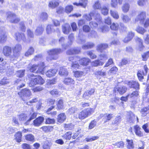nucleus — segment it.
<instances>
[{"label": "nucleus", "instance_id": "f257e3e1", "mask_svg": "<svg viewBox=\"0 0 149 149\" xmlns=\"http://www.w3.org/2000/svg\"><path fill=\"white\" fill-rule=\"evenodd\" d=\"M146 16V11H142L137 15L134 20V23H136L139 22L141 24H143L145 28L149 27V18H147L145 20Z\"/></svg>", "mask_w": 149, "mask_h": 149}, {"label": "nucleus", "instance_id": "f03ea898", "mask_svg": "<svg viewBox=\"0 0 149 149\" xmlns=\"http://www.w3.org/2000/svg\"><path fill=\"white\" fill-rule=\"evenodd\" d=\"M29 77L31 79L29 83V85L31 87L38 84L42 85L45 82V80L40 75H35L32 74L29 75Z\"/></svg>", "mask_w": 149, "mask_h": 149}, {"label": "nucleus", "instance_id": "7ed1b4c3", "mask_svg": "<svg viewBox=\"0 0 149 149\" xmlns=\"http://www.w3.org/2000/svg\"><path fill=\"white\" fill-rule=\"evenodd\" d=\"M94 111L93 108H85L77 113L76 118L81 120H84L91 115Z\"/></svg>", "mask_w": 149, "mask_h": 149}, {"label": "nucleus", "instance_id": "20e7f679", "mask_svg": "<svg viewBox=\"0 0 149 149\" xmlns=\"http://www.w3.org/2000/svg\"><path fill=\"white\" fill-rule=\"evenodd\" d=\"M47 66L45 65L44 62H40L38 65L33 64L28 67L29 70L31 72H34L38 68L37 73L44 74L45 73V70Z\"/></svg>", "mask_w": 149, "mask_h": 149}, {"label": "nucleus", "instance_id": "39448f33", "mask_svg": "<svg viewBox=\"0 0 149 149\" xmlns=\"http://www.w3.org/2000/svg\"><path fill=\"white\" fill-rule=\"evenodd\" d=\"M62 52V50L59 48H55L48 50L47 53L50 56L47 57L46 60L48 61L56 60L58 58V55Z\"/></svg>", "mask_w": 149, "mask_h": 149}, {"label": "nucleus", "instance_id": "423d86ee", "mask_svg": "<svg viewBox=\"0 0 149 149\" xmlns=\"http://www.w3.org/2000/svg\"><path fill=\"white\" fill-rule=\"evenodd\" d=\"M100 59H97L92 61H91L90 67H96L99 66H102L103 65L104 62L101 61L100 60H102L104 59L106 60L107 58V55L106 54H100L99 55Z\"/></svg>", "mask_w": 149, "mask_h": 149}, {"label": "nucleus", "instance_id": "0eeeda50", "mask_svg": "<svg viewBox=\"0 0 149 149\" xmlns=\"http://www.w3.org/2000/svg\"><path fill=\"white\" fill-rule=\"evenodd\" d=\"M19 97L23 101H25L26 97H29L31 95V91L26 88L23 89L18 93Z\"/></svg>", "mask_w": 149, "mask_h": 149}, {"label": "nucleus", "instance_id": "6e6552de", "mask_svg": "<svg viewBox=\"0 0 149 149\" xmlns=\"http://www.w3.org/2000/svg\"><path fill=\"white\" fill-rule=\"evenodd\" d=\"M144 71L143 70H139L137 72V75L139 80L140 81H142V80L144 79V76L146 75L148 68L147 67V65H144L143 66Z\"/></svg>", "mask_w": 149, "mask_h": 149}, {"label": "nucleus", "instance_id": "1a4fd4ad", "mask_svg": "<svg viewBox=\"0 0 149 149\" xmlns=\"http://www.w3.org/2000/svg\"><path fill=\"white\" fill-rule=\"evenodd\" d=\"M127 90V87L124 86L120 87L116 86L114 88L113 92V93H116L118 92L120 95H123L126 92Z\"/></svg>", "mask_w": 149, "mask_h": 149}, {"label": "nucleus", "instance_id": "9d476101", "mask_svg": "<svg viewBox=\"0 0 149 149\" xmlns=\"http://www.w3.org/2000/svg\"><path fill=\"white\" fill-rule=\"evenodd\" d=\"M44 120V118L43 116H39L33 120V124L35 126L39 127L41 125Z\"/></svg>", "mask_w": 149, "mask_h": 149}, {"label": "nucleus", "instance_id": "9b49d317", "mask_svg": "<svg viewBox=\"0 0 149 149\" xmlns=\"http://www.w3.org/2000/svg\"><path fill=\"white\" fill-rule=\"evenodd\" d=\"M134 131L136 135L140 137H143L144 136V133L141 130V128L140 126L136 125L134 126Z\"/></svg>", "mask_w": 149, "mask_h": 149}, {"label": "nucleus", "instance_id": "f8f14e48", "mask_svg": "<svg viewBox=\"0 0 149 149\" xmlns=\"http://www.w3.org/2000/svg\"><path fill=\"white\" fill-rule=\"evenodd\" d=\"M127 85L130 88H133L136 90H139V84L138 82L132 81H128Z\"/></svg>", "mask_w": 149, "mask_h": 149}, {"label": "nucleus", "instance_id": "ddd939ff", "mask_svg": "<svg viewBox=\"0 0 149 149\" xmlns=\"http://www.w3.org/2000/svg\"><path fill=\"white\" fill-rule=\"evenodd\" d=\"M128 117L127 120L130 123H133L135 119H137V122L139 121L138 118L137 116H136L135 114L132 111H130L127 112V114Z\"/></svg>", "mask_w": 149, "mask_h": 149}, {"label": "nucleus", "instance_id": "4468645a", "mask_svg": "<svg viewBox=\"0 0 149 149\" xmlns=\"http://www.w3.org/2000/svg\"><path fill=\"white\" fill-rule=\"evenodd\" d=\"M15 39L18 41H25L26 40V36L23 33L17 32L15 34Z\"/></svg>", "mask_w": 149, "mask_h": 149}, {"label": "nucleus", "instance_id": "2eb2a0df", "mask_svg": "<svg viewBox=\"0 0 149 149\" xmlns=\"http://www.w3.org/2000/svg\"><path fill=\"white\" fill-rule=\"evenodd\" d=\"M95 92V89L93 88H91L89 90L86 91L83 94L82 97L85 99H87V98L93 95Z\"/></svg>", "mask_w": 149, "mask_h": 149}, {"label": "nucleus", "instance_id": "dca6fc26", "mask_svg": "<svg viewBox=\"0 0 149 149\" xmlns=\"http://www.w3.org/2000/svg\"><path fill=\"white\" fill-rule=\"evenodd\" d=\"M66 117L65 113H59L57 116V121L60 123H63L66 120Z\"/></svg>", "mask_w": 149, "mask_h": 149}, {"label": "nucleus", "instance_id": "f3484780", "mask_svg": "<svg viewBox=\"0 0 149 149\" xmlns=\"http://www.w3.org/2000/svg\"><path fill=\"white\" fill-rule=\"evenodd\" d=\"M140 113L143 117H147L149 114V105L147 107L141 108Z\"/></svg>", "mask_w": 149, "mask_h": 149}, {"label": "nucleus", "instance_id": "a211bd4d", "mask_svg": "<svg viewBox=\"0 0 149 149\" xmlns=\"http://www.w3.org/2000/svg\"><path fill=\"white\" fill-rule=\"evenodd\" d=\"M79 63L81 65L86 66L88 65L91 62V60L89 58L86 57H83L79 60Z\"/></svg>", "mask_w": 149, "mask_h": 149}, {"label": "nucleus", "instance_id": "6ab92c4d", "mask_svg": "<svg viewBox=\"0 0 149 149\" xmlns=\"http://www.w3.org/2000/svg\"><path fill=\"white\" fill-rule=\"evenodd\" d=\"M22 49V46L20 45L17 44L13 48V55L15 56H17Z\"/></svg>", "mask_w": 149, "mask_h": 149}, {"label": "nucleus", "instance_id": "aec40b11", "mask_svg": "<svg viewBox=\"0 0 149 149\" xmlns=\"http://www.w3.org/2000/svg\"><path fill=\"white\" fill-rule=\"evenodd\" d=\"M52 142V139L46 140L42 146V149H50V148L53 144Z\"/></svg>", "mask_w": 149, "mask_h": 149}, {"label": "nucleus", "instance_id": "412c9836", "mask_svg": "<svg viewBox=\"0 0 149 149\" xmlns=\"http://www.w3.org/2000/svg\"><path fill=\"white\" fill-rule=\"evenodd\" d=\"M136 41L139 44L138 47L139 51H142L145 47L144 45H143V40L141 38L137 37L136 39Z\"/></svg>", "mask_w": 149, "mask_h": 149}, {"label": "nucleus", "instance_id": "4be33fe9", "mask_svg": "<svg viewBox=\"0 0 149 149\" xmlns=\"http://www.w3.org/2000/svg\"><path fill=\"white\" fill-rule=\"evenodd\" d=\"M87 0H80L79 3H73V5L77 6H81L84 8H85L87 4Z\"/></svg>", "mask_w": 149, "mask_h": 149}, {"label": "nucleus", "instance_id": "5701e85b", "mask_svg": "<svg viewBox=\"0 0 149 149\" xmlns=\"http://www.w3.org/2000/svg\"><path fill=\"white\" fill-rule=\"evenodd\" d=\"M72 132L68 131L63 134L62 136V137L64 140L66 141H69L72 138Z\"/></svg>", "mask_w": 149, "mask_h": 149}, {"label": "nucleus", "instance_id": "b1692460", "mask_svg": "<svg viewBox=\"0 0 149 149\" xmlns=\"http://www.w3.org/2000/svg\"><path fill=\"white\" fill-rule=\"evenodd\" d=\"M10 22L11 23L16 24L19 22L20 20L19 18L17 17L15 14H10Z\"/></svg>", "mask_w": 149, "mask_h": 149}, {"label": "nucleus", "instance_id": "393cba45", "mask_svg": "<svg viewBox=\"0 0 149 149\" xmlns=\"http://www.w3.org/2000/svg\"><path fill=\"white\" fill-rule=\"evenodd\" d=\"M108 47V44L105 43H101L98 45L96 47V50L100 52H102V51Z\"/></svg>", "mask_w": 149, "mask_h": 149}, {"label": "nucleus", "instance_id": "a878e982", "mask_svg": "<svg viewBox=\"0 0 149 149\" xmlns=\"http://www.w3.org/2000/svg\"><path fill=\"white\" fill-rule=\"evenodd\" d=\"M74 80L71 78L68 77L65 78L63 81V83L65 85H72L74 84Z\"/></svg>", "mask_w": 149, "mask_h": 149}, {"label": "nucleus", "instance_id": "bb28decb", "mask_svg": "<svg viewBox=\"0 0 149 149\" xmlns=\"http://www.w3.org/2000/svg\"><path fill=\"white\" fill-rule=\"evenodd\" d=\"M15 139L17 143H20L22 141V132L21 131L16 132L15 134Z\"/></svg>", "mask_w": 149, "mask_h": 149}, {"label": "nucleus", "instance_id": "cd10ccee", "mask_svg": "<svg viewBox=\"0 0 149 149\" xmlns=\"http://www.w3.org/2000/svg\"><path fill=\"white\" fill-rule=\"evenodd\" d=\"M56 105L57 110L63 109L64 108L63 100L61 99H59L57 102Z\"/></svg>", "mask_w": 149, "mask_h": 149}, {"label": "nucleus", "instance_id": "c85d7f7f", "mask_svg": "<svg viewBox=\"0 0 149 149\" xmlns=\"http://www.w3.org/2000/svg\"><path fill=\"white\" fill-rule=\"evenodd\" d=\"M0 43H2L6 41L7 39V36L4 31H0Z\"/></svg>", "mask_w": 149, "mask_h": 149}, {"label": "nucleus", "instance_id": "c756f323", "mask_svg": "<svg viewBox=\"0 0 149 149\" xmlns=\"http://www.w3.org/2000/svg\"><path fill=\"white\" fill-rule=\"evenodd\" d=\"M25 139L27 141L33 142L35 141V138L34 135L32 134H28L24 136Z\"/></svg>", "mask_w": 149, "mask_h": 149}, {"label": "nucleus", "instance_id": "7c9ffc66", "mask_svg": "<svg viewBox=\"0 0 149 149\" xmlns=\"http://www.w3.org/2000/svg\"><path fill=\"white\" fill-rule=\"evenodd\" d=\"M123 0H111V6L114 8H116L118 4L121 5L123 3Z\"/></svg>", "mask_w": 149, "mask_h": 149}, {"label": "nucleus", "instance_id": "2f4dec72", "mask_svg": "<svg viewBox=\"0 0 149 149\" xmlns=\"http://www.w3.org/2000/svg\"><path fill=\"white\" fill-rule=\"evenodd\" d=\"M80 51L76 48H72L68 50L66 52L68 55H72L79 54Z\"/></svg>", "mask_w": 149, "mask_h": 149}, {"label": "nucleus", "instance_id": "473e14b6", "mask_svg": "<svg viewBox=\"0 0 149 149\" xmlns=\"http://www.w3.org/2000/svg\"><path fill=\"white\" fill-rule=\"evenodd\" d=\"M134 33L132 31L129 32L127 36L125 37L124 40L125 42H127L130 41L134 36Z\"/></svg>", "mask_w": 149, "mask_h": 149}, {"label": "nucleus", "instance_id": "72a5a7b5", "mask_svg": "<svg viewBox=\"0 0 149 149\" xmlns=\"http://www.w3.org/2000/svg\"><path fill=\"white\" fill-rule=\"evenodd\" d=\"M130 7V5L129 2H125L122 6V9L123 12L126 13L129 10Z\"/></svg>", "mask_w": 149, "mask_h": 149}, {"label": "nucleus", "instance_id": "f704fd0d", "mask_svg": "<svg viewBox=\"0 0 149 149\" xmlns=\"http://www.w3.org/2000/svg\"><path fill=\"white\" fill-rule=\"evenodd\" d=\"M56 72V70L55 69H50L47 70L45 74L47 77H50L55 76Z\"/></svg>", "mask_w": 149, "mask_h": 149}, {"label": "nucleus", "instance_id": "c9c22d12", "mask_svg": "<svg viewBox=\"0 0 149 149\" xmlns=\"http://www.w3.org/2000/svg\"><path fill=\"white\" fill-rule=\"evenodd\" d=\"M40 128L45 132H50L53 130V126H44Z\"/></svg>", "mask_w": 149, "mask_h": 149}, {"label": "nucleus", "instance_id": "e433bc0d", "mask_svg": "<svg viewBox=\"0 0 149 149\" xmlns=\"http://www.w3.org/2000/svg\"><path fill=\"white\" fill-rule=\"evenodd\" d=\"M122 118V116L121 115L116 116L112 122V124L118 125L120 123Z\"/></svg>", "mask_w": 149, "mask_h": 149}, {"label": "nucleus", "instance_id": "4c0bfd02", "mask_svg": "<svg viewBox=\"0 0 149 149\" xmlns=\"http://www.w3.org/2000/svg\"><path fill=\"white\" fill-rule=\"evenodd\" d=\"M101 3L99 0L95 2L93 5V8L95 10H100L102 8Z\"/></svg>", "mask_w": 149, "mask_h": 149}, {"label": "nucleus", "instance_id": "58836bf2", "mask_svg": "<svg viewBox=\"0 0 149 149\" xmlns=\"http://www.w3.org/2000/svg\"><path fill=\"white\" fill-rule=\"evenodd\" d=\"M110 29L113 31H117L119 29V24L117 23L113 22L110 25Z\"/></svg>", "mask_w": 149, "mask_h": 149}, {"label": "nucleus", "instance_id": "ea45409f", "mask_svg": "<svg viewBox=\"0 0 149 149\" xmlns=\"http://www.w3.org/2000/svg\"><path fill=\"white\" fill-rule=\"evenodd\" d=\"M136 31L138 33L143 35H144L147 31L144 28L139 26H138L136 28Z\"/></svg>", "mask_w": 149, "mask_h": 149}, {"label": "nucleus", "instance_id": "a19ab883", "mask_svg": "<svg viewBox=\"0 0 149 149\" xmlns=\"http://www.w3.org/2000/svg\"><path fill=\"white\" fill-rule=\"evenodd\" d=\"M44 30V28L42 26V25H40L37 27L35 32L37 35H40L42 33Z\"/></svg>", "mask_w": 149, "mask_h": 149}, {"label": "nucleus", "instance_id": "79ce46f5", "mask_svg": "<svg viewBox=\"0 0 149 149\" xmlns=\"http://www.w3.org/2000/svg\"><path fill=\"white\" fill-rule=\"evenodd\" d=\"M127 142V149H133L134 148V144L132 140L126 139Z\"/></svg>", "mask_w": 149, "mask_h": 149}, {"label": "nucleus", "instance_id": "37998d69", "mask_svg": "<svg viewBox=\"0 0 149 149\" xmlns=\"http://www.w3.org/2000/svg\"><path fill=\"white\" fill-rule=\"evenodd\" d=\"M101 13L104 15L106 16L109 14V9L106 6H104L100 9Z\"/></svg>", "mask_w": 149, "mask_h": 149}, {"label": "nucleus", "instance_id": "c03bdc74", "mask_svg": "<svg viewBox=\"0 0 149 149\" xmlns=\"http://www.w3.org/2000/svg\"><path fill=\"white\" fill-rule=\"evenodd\" d=\"M59 5V3L56 1H51L49 2L48 6L52 8H55L57 7Z\"/></svg>", "mask_w": 149, "mask_h": 149}, {"label": "nucleus", "instance_id": "a18cd8bd", "mask_svg": "<svg viewBox=\"0 0 149 149\" xmlns=\"http://www.w3.org/2000/svg\"><path fill=\"white\" fill-rule=\"evenodd\" d=\"M58 73L61 76H67L68 74V72L66 69L63 68H60Z\"/></svg>", "mask_w": 149, "mask_h": 149}, {"label": "nucleus", "instance_id": "49530a36", "mask_svg": "<svg viewBox=\"0 0 149 149\" xmlns=\"http://www.w3.org/2000/svg\"><path fill=\"white\" fill-rule=\"evenodd\" d=\"M34 52L33 48L32 47H29L27 51L25 53L24 55L26 56H29L32 54Z\"/></svg>", "mask_w": 149, "mask_h": 149}, {"label": "nucleus", "instance_id": "de8ad7c7", "mask_svg": "<svg viewBox=\"0 0 149 149\" xmlns=\"http://www.w3.org/2000/svg\"><path fill=\"white\" fill-rule=\"evenodd\" d=\"M142 61H146L149 58V50L143 53L141 55Z\"/></svg>", "mask_w": 149, "mask_h": 149}, {"label": "nucleus", "instance_id": "09e8293b", "mask_svg": "<svg viewBox=\"0 0 149 149\" xmlns=\"http://www.w3.org/2000/svg\"><path fill=\"white\" fill-rule=\"evenodd\" d=\"M55 123V120L54 118L48 117L45 119V123L46 124H54Z\"/></svg>", "mask_w": 149, "mask_h": 149}, {"label": "nucleus", "instance_id": "8fccbe9b", "mask_svg": "<svg viewBox=\"0 0 149 149\" xmlns=\"http://www.w3.org/2000/svg\"><path fill=\"white\" fill-rule=\"evenodd\" d=\"M37 116V113L33 112L31 116L25 122L24 124L26 125H29L30 122L32 120L35 118Z\"/></svg>", "mask_w": 149, "mask_h": 149}, {"label": "nucleus", "instance_id": "3c124183", "mask_svg": "<svg viewBox=\"0 0 149 149\" xmlns=\"http://www.w3.org/2000/svg\"><path fill=\"white\" fill-rule=\"evenodd\" d=\"M94 45L95 44L93 43L88 42L83 46V48L85 49H88L93 48Z\"/></svg>", "mask_w": 149, "mask_h": 149}, {"label": "nucleus", "instance_id": "603ef678", "mask_svg": "<svg viewBox=\"0 0 149 149\" xmlns=\"http://www.w3.org/2000/svg\"><path fill=\"white\" fill-rule=\"evenodd\" d=\"M139 91H135L132 92L130 94H128L129 97L130 98H133L135 97H136L139 95Z\"/></svg>", "mask_w": 149, "mask_h": 149}, {"label": "nucleus", "instance_id": "864d4df0", "mask_svg": "<svg viewBox=\"0 0 149 149\" xmlns=\"http://www.w3.org/2000/svg\"><path fill=\"white\" fill-rule=\"evenodd\" d=\"M93 13H90L88 14H85L83 16V17L87 21H90L92 19V15Z\"/></svg>", "mask_w": 149, "mask_h": 149}, {"label": "nucleus", "instance_id": "5fc2aeb1", "mask_svg": "<svg viewBox=\"0 0 149 149\" xmlns=\"http://www.w3.org/2000/svg\"><path fill=\"white\" fill-rule=\"evenodd\" d=\"M105 118L104 119V123H106L110 120L113 117V114L112 113L106 114Z\"/></svg>", "mask_w": 149, "mask_h": 149}, {"label": "nucleus", "instance_id": "6e6d98bb", "mask_svg": "<svg viewBox=\"0 0 149 149\" xmlns=\"http://www.w3.org/2000/svg\"><path fill=\"white\" fill-rule=\"evenodd\" d=\"M83 31L86 33H88L91 31L90 27L88 25H84L82 28Z\"/></svg>", "mask_w": 149, "mask_h": 149}, {"label": "nucleus", "instance_id": "4d7b16f0", "mask_svg": "<svg viewBox=\"0 0 149 149\" xmlns=\"http://www.w3.org/2000/svg\"><path fill=\"white\" fill-rule=\"evenodd\" d=\"M110 13L111 15L114 19H117L119 18V16L117 12L111 10Z\"/></svg>", "mask_w": 149, "mask_h": 149}, {"label": "nucleus", "instance_id": "13d9d810", "mask_svg": "<svg viewBox=\"0 0 149 149\" xmlns=\"http://www.w3.org/2000/svg\"><path fill=\"white\" fill-rule=\"evenodd\" d=\"M73 10V6L71 5H68L65 6V11L67 13H69Z\"/></svg>", "mask_w": 149, "mask_h": 149}, {"label": "nucleus", "instance_id": "bf43d9fd", "mask_svg": "<svg viewBox=\"0 0 149 149\" xmlns=\"http://www.w3.org/2000/svg\"><path fill=\"white\" fill-rule=\"evenodd\" d=\"M74 76L76 78H79L81 77L83 74L82 71H73Z\"/></svg>", "mask_w": 149, "mask_h": 149}, {"label": "nucleus", "instance_id": "052dcab7", "mask_svg": "<svg viewBox=\"0 0 149 149\" xmlns=\"http://www.w3.org/2000/svg\"><path fill=\"white\" fill-rule=\"evenodd\" d=\"M3 52L4 55L7 56H9V47L8 46L4 47L3 49Z\"/></svg>", "mask_w": 149, "mask_h": 149}, {"label": "nucleus", "instance_id": "680f3d73", "mask_svg": "<svg viewBox=\"0 0 149 149\" xmlns=\"http://www.w3.org/2000/svg\"><path fill=\"white\" fill-rule=\"evenodd\" d=\"M48 15L46 12H42L40 15V18L42 20L44 21L47 19Z\"/></svg>", "mask_w": 149, "mask_h": 149}, {"label": "nucleus", "instance_id": "e2e57ef3", "mask_svg": "<svg viewBox=\"0 0 149 149\" xmlns=\"http://www.w3.org/2000/svg\"><path fill=\"white\" fill-rule=\"evenodd\" d=\"M73 127L74 125L71 123L68 124L65 123L64 124V128L65 130H72Z\"/></svg>", "mask_w": 149, "mask_h": 149}, {"label": "nucleus", "instance_id": "0e129e2a", "mask_svg": "<svg viewBox=\"0 0 149 149\" xmlns=\"http://www.w3.org/2000/svg\"><path fill=\"white\" fill-rule=\"evenodd\" d=\"M96 121L95 119L91 121L89 124L88 129L91 130L94 128L96 125Z\"/></svg>", "mask_w": 149, "mask_h": 149}, {"label": "nucleus", "instance_id": "69168bd1", "mask_svg": "<svg viewBox=\"0 0 149 149\" xmlns=\"http://www.w3.org/2000/svg\"><path fill=\"white\" fill-rule=\"evenodd\" d=\"M43 88L40 86H36L33 89L32 91L33 93H38L40 92L43 90Z\"/></svg>", "mask_w": 149, "mask_h": 149}, {"label": "nucleus", "instance_id": "338daca9", "mask_svg": "<svg viewBox=\"0 0 149 149\" xmlns=\"http://www.w3.org/2000/svg\"><path fill=\"white\" fill-rule=\"evenodd\" d=\"M87 54L91 59H95L97 58V56L94 54L92 51H89L87 52Z\"/></svg>", "mask_w": 149, "mask_h": 149}, {"label": "nucleus", "instance_id": "774afa93", "mask_svg": "<svg viewBox=\"0 0 149 149\" xmlns=\"http://www.w3.org/2000/svg\"><path fill=\"white\" fill-rule=\"evenodd\" d=\"M62 29L63 32L64 34H68L69 33L71 28L69 26L68 27L63 26H62Z\"/></svg>", "mask_w": 149, "mask_h": 149}]
</instances>
